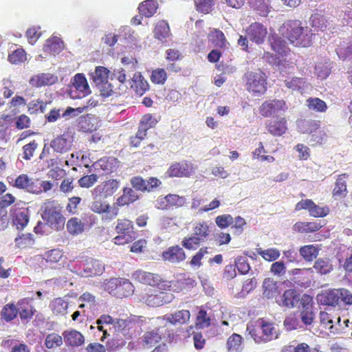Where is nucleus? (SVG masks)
I'll return each mask as SVG.
<instances>
[{
	"mask_svg": "<svg viewBox=\"0 0 352 352\" xmlns=\"http://www.w3.org/2000/svg\"><path fill=\"white\" fill-rule=\"evenodd\" d=\"M249 3L260 15H265L269 12V0H249Z\"/></svg>",
	"mask_w": 352,
	"mask_h": 352,
	"instance_id": "58",
	"label": "nucleus"
},
{
	"mask_svg": "<svg viewBox=\"0 0 352 352\" xmlns=\"http://www.w3.org/2000/svg\"><path fill=\"white\" fill-rule=\"evenodd\" d=\"M310 23L317 30L323 31L327 26V20L323 15L316 13L310 17Z\"/></svg>",
	"mask_w": 352,
	"mask_h": 352,
	"instance_id": "56",
	"label": "nucleus"
},
{
	"mask_svg": "<svg viewBox=\"0 0 352 352\" xmlns=\"http://www.w3.org/2000/svg\"><path fill=\"white\" fill-rule=\"evenodd\" d=\"M47 107V102L37 99L30 101L28 104V111L30 114L44 113Z\"/></svg>",
	"mask_w": 352,
	"mask_h": 352,
	"instance_id": "55",
	"label": "nucleus"
},
{
	"mask_svg": "<svg viewBox=\"0 0 352 352\" xmlns=\"http://www.w3.org/2000/svg\"><path fill=\"white\" fill-rule=\"evenodd\" d=\"M162 340L159 329L148 331L145 332L143 336V342L145 345L149 347L154 346L159 343Z\"/></svg>",
	"mask_w": 352,
	"mask_h": 352,
	"instance_id": "47",
	"label": "nucleus"
},
{
	"mask_svg": "<svg viewBox=\"0 0 352 352\" xmlns=\"http://www.w3.org/2000/svg\"><path fill=\"white\" fill-rule=\"evenodd\" d=\"M118 235L113 238L116 245H125L133 242L137 237V233L132 221L127 219H118L115 227Z\"/></svg>",
	"mask_w": 352,
	"mask_h": 352,
	"instance_id": "5",
	"label": "nucleus"
},
{
	"mask_svg": "<svg viewBox=\"0 0 352 352\" xmlns=\"http://www.w3.org/2000/svg\"><path fill=\"white\" fill-rule=\"evenodd\" d=\"M12 223L18 230H23L29 222V212L27 209L17 208L11 210Z\"/></svg>",
	"mask_w": 352,
	"mask_h": 352,
	"instance_id": "25",
	"label": "nucleus"
},
{
	"mask_svg": "<svg viewBox=\"0 0 352 352\" xmlns=\"http://www.w3.org/2000/svg\"><path fill=\"white\" fill-rule=\"evenodd\" d=\"M69 95L73 99L82 98L91 93L87 78L83 74H76L72 78Z\"/></svg>",
	"mask_w": 352,
	"mask_h": 352,
	"instance_id": "12",
	"label": "nucleus"
},
{
	"mask_svg": "<svg viewBox=\"0 0 352 352\" xmlns=\"http://www.w3.org/2000/svg\"><path fill=\"white\" fill-rule=\"evenodd\" d=\"M95 217L91 213H85L81 219L72 217L67 222V230L72 235L82 233L86 228H90L95 223Z\"/></svg>",
	"mask_w": 352,
	"mask_h": 352,
	"instance_id": "10",
	"label": "nucleus"
},
{
	"mask_svg": "<svg viewBox=\"0 0 352 352\" xmlns=\"http://www.w3.org/2000/svg\"><path fill=\"white\" fill-rule=\"evenodd\" d=\"M284 83L289 89L300 91L303 89L305 82L302 78L292 77L285 79Z\"/></svg>",
	"mask_w": 352,
	"mask_h": 352,
	"instance_id": "59",
	"label": "nucleus"
},
{
	"mask_svg": "<svg viewBox=\"0 0 352 352\" xmlns=\"http://www.w3.org/2000/svg\"><path fill=\"white\" fill-rule=\"evenodd\" d=\"M298 301L299 295L294 289H287L280 297V300H276L279 305L287 307H294Z\"/></svg>",
	"mask_w": 352,
	"mask_h": 352,
	"instance_id": "29",
	"label": "nucleus"
},
{
	"mask_svg": "<svg viewBox=\"0 0 352 352\" xmlns=\"http://www.w3.org/2000/svg\"><path fill=\"white\" fill-rule=\"evenodd\" d=\"M208 254V248L202 247L192 256L189 265L192 268H199L202 265L201 260L206 254Z\"/></svg>",
	"mask_w": 352,
	"mask_h": 352,
	"instance_id": "52",
	"label": "nucleus"
},
{
	"mask_svg": "<svg viewBox=\"0 0 352 352\" xmlns=\"http://www.w3.org/2000/svg\"><path fill=\"white\" fill-rule=\"evenodd\" d=\"M9 184L14 188L23 190L30 193H41L37 179L29 177L27 174L19 175L16 179H12V181H9Z\"/></svg>",
	"mask_w": 352,
	"mask_h": 352,
	"instance_id": "13",
	"label": "nucleus"
},
{
	"mask_svg": "<svg viewBox=\"0 0 352 352\" xmlns=\"http://www.w3.org/2000/svg\"><path fill=\"white\" fill-rule=\"evenodd\" d=\"M270 46L274 54L265 52L263 58L274 65H281L286 62V56L289 52V48L286 42L278 36L272 35L269 37Z\"/></svg>",
	"mask_w": 352,
	"mask_h": 352,
	"instance_id": "4",
	"label": "nucleus"
},
{
	"mask_svg": "<svg viewBox=\"0 0 352 352\" xmlns=\"http://www.w3.org/2000/svg\"><path fill=\"white\" fill-rule=\"evenodd\" d=\"M201 243L202 241L192 234L184 237L182 241V245L188 250H195L200 246Z\"/></svg>",
	"mask_w": 352,
	"mask_h": 352,
	"instance_id": "53",
	"label": "nucleus"
},
{
	"mask_svg": "<svg viewBox=\"0 0 352 352\" xmlns=\"http://www.w3.org/2000/svg\"><path fill=\"white\" fill-rule=\"evenodd\" d=\"M208 41L216 47L220 49L226 47L227 41L222 31L219 29H214L208 36Z\"/></svg>",
	"mask_w": 352,
	"mask_h": 352,
	"instance_id": "41",
	"label": "nucleus"
},
{
	"mask_svg": "<svg viewBox=\"0 0 352 352\" xmlns=\"http://www.w3.org/2000/svg\"><path fill=\"white\" fill-rule=\"evenodd\" d=\"M243 78L247 91L254 96L264 94L267 91V77L263 72H247Z\"/></svg>",
	"mask_w": 352,
	"mask_h": 352,
	"instance_id": "7",
	"label": "nucleus"
},
{
	"mask_svg": "<svg viewBox=\"0 0 352 352\" xmlns=\"http://www.w3.org/2000/svg\"><path fill=\"white\" fill-rule=\"evenodd\" d=\"M166 290L148 289L140 296V300L151 307H159L170 303L175 298L172 293Z\"/></svg>",
	"mask_w": 352,
	"mask_h": 352,
	"instance_id": "8",
	"label": "nucleus"
},
{
	"mask_svg": "<svg viewBox=\"0 0 352 352\" xmlns=\"http://www.w3.org/2000/svg\"><path fill=\"white\" fill-rule=\"evenodd\" d=\"M63 338L61 336L52 333L48 334L45 340V345L47 349H54L63 344Z\"/></svg>",
	"mask_w": 352,
	"mask_h": 352,
	"instance_id": "60",
	"label": "nucleus"
},
{
	"mask_svg": "<svg viewBox=\"0 0 352 352\" xmlns=\"http://www.w3.org/2000/svg\"><path fill=\"white\" fill-rule=\"evenodd\" d=\"M287 110L286 102L284 100L273 99L266 100L259 107V113L265 117H270L279 112Z\"/></svg>",
	"mask_w": 352,
	"mask_h": 352,
	"instance_id": "14",
	"label": "nucleus"
},
{
	"mask_svg": "<svg viewBox=\"0 0 352 352\" xmlns=\"http://www.w3.org/2000/svg\"><path fill=\"white\" fill-rule=\"evenodd\" d=\"M63 337L65 344L68 346L78 347L85 343L84 336L76 329L64 331Z\"/></svg>",
	"mask_w": 352,
	"mask_h": 352,
	"instance_id": "23",
	"label": "nucleus"
},
{
	"mask_svg": "<svg viewBox=\"0 0 352 352\" xmlns=\"http://www.w3.org/2000/svg\"><path fill=\"white\" fill-rule=\"evenodd\" d=\"M310 346L305 342L298 344L296 346H285L281 352H310Z\"/></svg>",
	"mask_w": 352,
	"mask_h": 352,
	"instance_id": "64",
	"label": "nucleus"
},
{
	"mask_svg": "<svg viewBox=\"0 0 352 352\" xmlns=\"http://www.w3.org/2000/svg\"><path fill=\"white\" fill-rule=\"evenodd\" d=\"M312 272L311 268L304 269H293L290 274L294 276L292 280L300 286L309 285L310 283V278L307 276L308 274Z\"/></svg>",
	"mask_w": 352,
	"mask_h": 352,
	"instance_id": "32",
	"label": "nucleus"
},
{
	"mask_svg": "<svg viewBox=\"0 0 352 352\" xmlns=\"http://www.w3.org/2000/svg\"><path fill=\"white\" fill-rule=\"evenodd\" d=\"M347 173H342L338 176L335 182V186L332 191L333 197L336 199L344 198L348 193L346 183L345 179L348 178Z\"/></svg>",
	"mask_w": 352,
	"mask_h": 352,
	"instance_id": "30",
	"label": "nucleus"
},
{
	"mask_svg": "<svg viewBox=\"0 0 352 352\" xmlns=\"http://www.w3.org/2000/svg\"><path fill=\"white\" fill-rule=\"evenodd\" d=\"M104 290L112 296L122 298L131 296L134 292L133 285L128 280L121 278H111L104 283Z\"/></svg>",
	"mask_w": 352,
	"mask_h": 352,
	"instance_id": "6",
	"label": "nucleus"
},
{
	"mask_svg": "<svg viewBox=\"0 0 352 352\" xmlns=\"http://www.w3.org/2000/svg\"><path fill=\"white\" fill-rule=\"evenodd\" d=\"M154 38L162 43H166L171 40L172 34L170 26L166 21H159L153 30Z\"/></svg>",
	"mask_w": 352,
	"mask_h": 352,
	"instance_id": "22",
	"label": "nucleus"
},
{
	"mask_svg": "<svg viewBox=\"0 0 352 352\" xmlns=\"http://www.w3.org/2000/svg\"><path fill=\"white\" fill-rule=\"evenodd\" d=\"M131 88L139 96H142L149 89V84L140 72L133 74L130 81Z\"/></svg>",
	"mask_w": 352,
	"mask_h": 352,
	"instance_id": "26",
	"label": "nucleus"
},
{
	"mask_svg": "<svg viewBox=\"0 0 352 352\" xmlns=\"http://www.w3.org/2000/svg\"><path fill=\"white\" fill-rule=\"evenodd\" d=\"M320 323L325 329L329 330L332 333H336L337 329H335L333 325V320L331 315L326 311H320L319 314Z\"/></svg>",
	"mask_w": 352,
	"mask_h": 352,
	"instance_id": "61",
	"label": "nucleus"
},
{
	"mask_svg": "<svg viewBox=\"0 0 352 352\" xmlns=\"http://www.w3.org/2000/svg\"><path fill=\"white\" fill-rule=\"evenodd\" d=\"M63 47V43L61 39L57 36L52 37L47 40L44 46V51L50 53H58Z\"/></svg>",
	"mask_w": 352,
	"mask_h": 352,
	"instance_id": "44",
	"label": "nucleus"
},
{
	"mask_svg": "<svg viewBox=\"0 0 352 352\" xmlns=\"http://www.w3.org/2000/svg\"><path fill=\"white\" fill-rule=\"evenodd\" d=\"M266 128L271 135L274 136H281L285 134L287 130V120L285 118L271 120L267 124Z\"/></svg>",
	"mask_w": 352,
	"mask_h": 352,
	"instance_id": "27",
	"label": "nucleus"
},
{
	"mask_svg": "<svg viewBox=\"0 0 352 352\" xmlns=\"http://www.w3.org/2000/svg\"><path fill=\"white\" fill-rule=\"evenodd\" d=\"M135 323L130 318L116 319L112 328L117 334L122 333L125 337H131L130 331Z\"/></svg>",
	"mask_w": 352,
	"mask_h": 352,
	"instance_id": "31",
	"label": "nucleus"
},
{
	"mask_svg": "<svg viewBox=\"0 0 352 352\" xmlns=\"http://www.w3.org/2000/svg\"><path fill=\"white\" fill-rule=\"evenodd\" d=\"M131 278L140 283L157 287L161 289L162 280L160 275L151 272H145L141 270H137L132 274Z\"/></svg>",
	"mask_w": 352,
	"mask_h": 352,
	"instance_id": "16",
	"label": "nucleus"
},
{
	"mask_svg": "<svg viewBox=\"0 0 352 352\" xmlns=\"http://www.w3.org/2000/svg\"><path fill=\"white\" fill-rule=\"evenodd\" d=\"M167 78V73L163 68H157L153 70L151 75V80L155 85H164Z\"/></svg>",
	"mask_w": 352,
	"mask_h": 352,
	"instance_id": "57",
	"label": "nucleus"
},
{
	"mask_svg": "<svg viewBox=\"0 0 352 352\" xmlns=\"http://www.w3.org/2000/svg\"><path fill=\"white\" fill-rule=\"evenodd\" d=\"M58 82V76L50 73H42L31 77L29 84L32 87L50 86Z\"/></svg>",
	"mask_w": 352,
	"mask_h": 352,
	"instance_id": "21",
	"label": "nucleus"
},
{
	"mask_svg": "<svg viewBox=\"0 0 352 352\" xmlns=\"http://www.w3.org/2000/svg\"><path fill=\"white\" fill-rule=\"evenodd\" d=\"M164 261L172 263H179L185 261L186 254L182 248L178 245L169 247L162 254Z\"/></svg>",
	"mask_w": 352,
	"mask_h": 352,
	"instance_id": "19",
	"label": "nucleus"
},
{
	"mask_svg": "<svg viewBox=\"0 0 352 352\" xmlns=\"http://www.w3.org/2000/svg\"><path fill=\"white\" fill-rule=\"evenodd\" d=\"M157 8L156 0H146L140 3L138 10L140 15L148 18L157 12Z\"/></svg>",
	"mask_w": 352,
	"mask_h": 352,
	"instance_id": "40",
	"label": "nucleus"
},
{
	"mask_svg": "<svg viewBox=\"0 0 352 352\" xmlns=\"http://www.w3.org/2000/svg\"><path fill=\"white\" fill-rule=\"evenodd\" d=\"M243 338L238 333H232L227 340V349L230 352H238L241 348Z\"/></svg>",
	"mask_w": 352,
	"mask_h": 352,
	"instance_id": "49",
	"label": "nucleus"
},
{
	"mask_svg": "<svg viewBox=\"0 0 352 352\" xmlns=\"http://www.w3.org/2000/svg\"><path fill=\"white\" fill-rule=\"evenodd\" d=\"M262 288L263 295L268 299L276 298L280 293L278 282L272 278L264 279Z\"/></svg>",
	"mask_w": 352,
	"mask_h": 352,
	"instance_id": "28",
	"label": "nucleus"
},
{
	"mask_svg": "<svg viewBox=\"0 0 352 352\" xmlns=\"http://www.w3.org/2000/svg\"><path fill=\"white\" fill-rule=\"evenodd\" d=\"M306 104L309 110L318 113L325 112L327 109L326 102L319 98H309L306 100Z\"/></svg>",
	"mask_w": 352,
	"mask_h": 352,
	"instance_id": "45",
	"label": "nucleus"
},
{
	"mask_svg": "<svg viewBox=\"0 0 352 352\" xmlns=\"http://www.w3.org/2000/svg\"><path fill=\"white\" fill-rule=\"evenodd\" d=\"M16 309L22 320L32 319L36 312L31 305V299L28 298L20 299L17 302Z\"/></svg>",
	"mask_w": 352,
	"mask_h": 352,
	"instance_id": "24",
	"label": "nucleus"
},
{
	"mask_svg": "<svg viewBox=\"0 0 352 352\" xmlns=\"http://www.w3.org/2000/svg\"><path fill=\"white\" fill-rule=\"evenodd\" d=\"M109 73V71L106 67L98 66L96 67L95 71L90 74V76L96 86L108 81Z\"/></svg>",
	"mask_w": 352,
	"mask_h": 352,
	"instance_id": "43",
	"label": "nucleus"
},
{
	"mask_svg": "<svg viewBox=\"0 0 352 352\" xmlns=\"http://www.w3.org/2000/svg\"><path fill=\"white\" fill-rule=\"evenodd\" d=\"M211 324L210 317L207 311L201 307L196 316L195 327L197 329H204L208 327Z\"/></svg>",
	"mask_w": 352,
	"mask_h": 352,
	"instance_id": "48",
	"label": "nucleus"
},
{
	"mask_svg": "<svg viewBox=\"0 0 352 352\" xmlns=\"http://www.w3.org/2000/svg\"><path fill=\"white\" fill-rule=\"evenodd\" d=\"M51 309L55 315H63L68 307V303L61 298L53 300L50 304Z\"/></svg>",
	"mask_w": 352,
	"mask_h": 352,
	"instance_id": "51",
	"label": "nucleus"
},
{
	"mask_svg": "<svg viewBox=\"0 0 352 352\" xmlns=\"http://www.w3.org/2000/svg\"><path fill=\"white\" fill-rule=\"evenodd\" d=\"M234 265L241 274H247L250 270V265L247 258L243 256H239L235 258Z\"/></svg>",
	"mask_w": 352,
	"mask_h": 352,
	"instance_id": "62",
	"label": "nucleus"
},
{
	"mask_svg": "<svg viewBox=\"0 0 352 352\" xmlns=\"http://www.w3.org/2000/svg\"><path fill=\"white\" fill-rule=\"evenodd\" d=\"M322 226L317 222L298 221L293 226L294 231L299 233H309L318 231Z\"/></svg>",
	"mask_w": 352,
	"mask_h": 352,
	"instance_id": "38",
	"label": "nucleus"
},
{
	"mask_svg": "<svg viewBox=\"0 0 352 352\" xmlns=\"http://www.w3.org/2000/svg\"><path fill=\"white\" fill-rule=\"evenodd\" d=\"M42 209V219L47 226L55 230H60L64 228L65 218L62 214V207L57 201H46Z\"/></svg>",
	"mask_w": 352,
	"mask_h": 352,
	"instance_id": "3",
	"label": "nucleus"
},
{
	"mask_svg": "<svg viewBox=\"0 0 352 352\" xmlns=\"http://www.w3.org/2000/svg\"><path fill=\"white\" fill-rule=\"evenodd\" d=\"M164 318L172 324H183L189 321L190 313L188 310L182 309L175 311L173 314L166 315Z\"/></svg>",
	"mask_w": 352,
	"mask_h": 352,
	"instance_id": "33",
	"label": "nucleus"
},
{
	"mask_svg": "<svg viewBox=\"0 0 352 352\" xmlns=\"http://www.w3.org/2000/svg\"><path fill=\"white\" fill-rule=\"evenodd\" d=\"M197 285L196 280L189 276L182 274L176 279L164 280L161 289L172 291L175 293L186 292L191 290Z\"/></svg>",
	"mask_w": 352,
	"mask_h": 352,
	"instance_id": "9",
	"label": "nucleus"
},
{
	"mask_svg": "<svg viewBox=\"0 0 352 352\" xmlns=\"http://www.w3.org/2000/svg\"><path fill=\"white\" fill-rule=\"evenodd\" d=\"M318 302L329 307H341L352 305V293L346 288L329 289L317 295Z\"/></svg>",
	"mask_w": 352,
	"mask_h": 352,
	"instance_id": "2",
	"label": "nucleus"
},
{
	"mask_svg": "<svg viewBox=\"0 0 352 352\" xmlns=\"http://www.w3.org/2000/svg\"><path fill=\"white\" fill-rule=\"evenodd\" d=\"M280 32L283 37L296 47H309L313 44L314 34L312 30L308 26H303L299 20L285 22Z\"/></svg>",
	"mask_w": 352,
	"mask_h": 352,
	"instance_id": "1",
	"label": "nucleus"
},
{
	"mask_svg": "<svg viewBox=\"0 0 352 352\" xmlns=\"http://www.w3.org/2000/svg\"><path fill=\"white\" fill-rule=\"evenodd\" d=\"M122 191V195L117 199L116 204L118 206L129 205L139 199L136 192L131 188L124 187Z\"/></svg>",
	"mask_w": 352,
	"mask_h": 352,
	"instance_id": "35",
	"label": "nucleus"
},
{
	"mask_svg": "<svg viewBox=\"0 0 352 352\" xmlns=\"http://www.w3.org/2000/svg\"><path fill=\"white\" fill-rule=\"evenodd\" d=\"M193 172V164L190 162L183 160L172 164L166 174L169 177H189Z\"/></svg>",
	"mask_w": 352,
	"mask_h": 352,
	"instance_id": "15",
	"label": "nucleus"
},
{
	"mask_svg": "<svg viewBox=\"0 0 352 352\" xmlns=\"http://www.w3.org/2000/svg\"><path fill=\"white\" fill-rule=\"evenodd\" d=\"M313 268L318 274L326 275L333 270V266L330 258H319L315 261Z\"/></svg>",
	"mask_w": 352,
	"mask_h": 352,
	"instance_id": "39",
	"label": "nucleus"
},
{
	"mask_svg": "<svg viewBox=\"0 0 352 352\" xmlns=\"http://www.w3.org/2000/svg\"><path fill=\"white\" fill-rule=\"evenodd\" d=\"M92 166L96 170L100 168L105 171L107 173H111L114 168L111 160H110L109 158L106 157L101 158L100 160L94 163Z\"/></svg>",
	"mask_w": 352,
	"mask_h": 352,
	"instance_id": "63",
	"label": "nucleus"
},
{
	"mask_svg": "<svg viewBox=\"0 0 352 352\" xmlns=\"http://www.w3.org/2000/svg\"><path fill=\"white\" fill-rule=\"evenodd\" d=\"M259 324L261 327L262 336H256L257 343L267 342L277 338V332L273 322L264 318H259Z\"/></svg>",
	"mask_w": 352,
	"mask_h": 352,
	"instance_id": "18",
	"label": "nucleus"
},
{
	"mask_svg": "<svg viewBox=\"0 0 352 352\" xmlns=\"http://www.w3.org/2000/svg\"><path fill=\"white\" fill-rule=\"evenodd\" d=\"M14 242L17 248L27 249L34 245L35 239L34 235L31 233H22L15 238Z\"/></svg>",
	"mask_w": 352,
	"mask_h": 352,
	"instance_id": "42",
	"label": "nucleus"
},
{
	"mask_svg": "<svg viewBox=\"0 0 352 352\" xmlns=\"http://www.w3.org/2000/svg\"><path fill=\"white\" fill-rule=\"evenodd\" d=\"M18 311L14 303H8L2 308L1 315L6 322H10L16 318Z\"/></svg>",
	"mask_w": 352,
	"mask_h": 352,
	"instance_id": "50",
	"label": "nucleus"
},
{
	"mask_svg": "<svg viewBox=\"0 0 352 352\" xmlns=\"http://www.w3.org/2000/svg\"><path fill=\"white\" fill-rule=\"evenodd\" d=\"M78 263L79 269L82 270L80 275L84 277L100 276L104 271V264L93 258L81 257Z\"/></svg>",
	"mask_w": 352,
	"mask_h": 352,
	"instance_id": "11",
	"label": "nucleus"
},
{
	"mask_svg": "<svg viewBox=\"0 0 352 352\" xmlns=\"http://www.w3.org/2000/svg\"><path fill=\"white\" fill-rule=\"evenodd\" d=\"M73 142V136L69 133L56 137L51 142V147L57 153H65L72 146Z\"/></svg>",
	"mask_w": 352,
	"mask_h": 352,
	"instance_id": "20",
	"label": "nucleus"
},
{
	"mask_svg": "<svg viewBox=\"0 0 352 352\" xmlns=\"http://www.w3.org/2000/svg\"><path fill=\"white\" fill-rule=\"evenodd\" d=\"M245 32L249 39L256 44L263 43L267 34V28L258 22L250 25Z\"/></svg>",
	"mask_w": 352,
	"mask_h": 352,
	"instance_id": "17",
	"label": "nucleus"
},
{
	"mask_svg": "<svg viewBox=\"0 0 352 352\" xmlns=\"http://www.w3.org/2000/svg\"><path fill=\"white\" fill-rule=\"evenodd\" d=\"M166 204L162 209H169L173 207H182L186 204V199L177 195L169 194L164 198Z\"/></svg>",
	"mask_w": 352,
	"mask_h": 352,
	"instance_id": "46",
	"label": "nucleus"
},
{
	"mask_svg": "<svg viewBox=\"0 0 352 352\" xmlns=\"http://www.w3.org/2000/svg\"><path fill=\"white\" fill-rule=\"evenodd\" d=\"M320 248L318 245H306L300 248L299 253L307 262H311L319 254Z\"/></svg>",
	"mask_w": 352,
	"mask_h": 352,
	"instance_id": "36",
	"label": "nucleus"
},
{
	"mask_svg": "<svg viewBox=\"0 0 352 352\" xmlns=\"http://www.w3.org/2000/svg\"><path fill=\"white\" fill-rule=\"evenodd\" d=\"M119 182L116 179H109L104 182L102 185L98 186L95 189V192L102 193L104 197L112 195L118 188Z\"/></svg>",
	"mask_w": 352,
	"mask_h": 352,
	"instance_id": "37",
	"label": "nucleus"
},
{
	"mask_svg": "<svg viewBox=\"0 0 352 352\" xmlns=\"http://www.w3.org/2000/svg\"><path fill=\"white\" fill-rule=\"evenodd\" d=\"M256 252L258 255L262 256V258L267 261H276L280 256V252L276 248H269L267 250L258 248L256 249Z\"/></svg>",
	"mask_w": 352,
	"mask_h": 352,
	"instance_id": "54",
	"label": "nucleus"
},
{
	"mask_svg": "<svg viewBox=\"0 0 352 352\" xmlns=\"http://www.w3.org/2000/svg\"><path fill=\"white\" fill-rule=\"evenodd\" d=\"M193 234L201 241H206L210 236L211 230L210 225L205 221L195 223L192 228Z\"/></svg>",
	"mask_w": 352,
	"mask_h": 352,
	"instance_id": "34",
	"label": "nucleus"
}]
</instances>
